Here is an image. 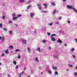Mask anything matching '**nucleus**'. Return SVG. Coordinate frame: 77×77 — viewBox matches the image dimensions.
<instances>
[{"mask_svg":"<svg viewBox=\"0 0 77 77\" xmlns=\"http://www.w3.org/2000/svg\"><path fill=\"white\" fill-rule=\"evenodd\" d=\"M66 8H67L68 9H72V8H73V6L72 5H71V6L67 5L66 6Z\"/></svg>","mask_w":77,"mask_h":77,"instance_id":"f257e3e1","label":"nucleus"},{"mask_svg":"<svg viewBox=\"0 0 77 77\" xmlns=\"http://www.w3.org/2000/svg\"><path fill=\"white\" fill-rule=\"evenodd\" d=\"M30 16V17H31V18H33V16L35 15H34V14L32 13H31L29 14Z\"/></svg>","mask_w":77,"mask_h":77,"instance_id":"f03ea898","label":"nucleus"},{"mask_svg":"<svg viewBox=\"0 0 77 77\" xmlns=\"http://www.w3.org/2000/svg\"><path fill=\"white\" fill-rule=\"evenodd\" d=\"M57 42H58V43H62V41L60 39H58V40L57 41Z\"/></svg>","mask_w":77,"mask_h":77,"instance_id":"7ed1b4c3","label":"nucleus"},{"mask_svg":"<svg viewBox=\"0 0 77 77\" xmlns=\"http://www.w3.org/2000/svg\"><path fill=\"white\" fill-rule=\"evenodd\" d=\"M51 41L54 42L56 41V38L54 37H52L51 38Z\"/></svg>","mask_w":77,"mask_h":77,"instance_id":"20e7f679","label":"nucleus"},{"mask_svg":"<svg viewBox=\"0 0 77 77\" xmlns=\"http://www.w3.org/2000/svg\"><path fill=\"white\" fill-rule=\"evenodd\" d=\"M52 68L53 69H56L57 67H54V66H52Z\"/></svg>","mask_w":77,"mask_h":77,"instance_id":"39448f33","label":"nucleus"},{"mask_svg":"<svg viewBox=\"0 0 77 77\" xmlns=\"http://www.w3.org/2000/svg\"><path fill=\"white\" fill-rule=\"evenodd\" d=\"M5 52L6 54H8L9 53V51L8 50H6L5 51Z\"/></svg>","mask_w":77,"mask_h":77,"instance_id":"423d86ee","label":"nucleus"},{"mask_svg":"<svg viewBox=\"0 0 77 77\" xmlns=\"http://www.w3.org/2000/svg\"><path fill=\"white\" fill-rule=\"evenodd\" d=\"M51 5H52L53 6H54L56 5V3L54 2H52L51 3Z\"/></svg>","mask_w":77,"mask_h":77,"instance_id":"0eeeda50","label":"nucleus"},{"mask_svg":"<svg viewBox=\"0 0 77 77\" xmlns=\"http://www.w3.org/2000/svg\"><path fill=\"white\" fill-rule=\"evenodd\" d=\"M43 5L45 6V8H47V4H43Z\"/></svg>","mask_w":77,"mask_h":77,"instance_id":"6e6552de","label":"nucleus"},{"mask_svg":"<svg viewBox=\"0 0 77 77\" xmlns=\"http://www.w3.org/2000/svg\"><path fill=\"white\" fill-rule=\"evenodd\" d=\"M8 32L10 35H11V34L12 33L13 31H9Z\"/></svg>","mask_w":77,"mask_h":77,"instance_id":"1a4fd4ad","label":"nucleus"},{"mask_svg":"<svg viewBox=\"0 0 77 77\" xmlns=\"http://www.w3.org/2000/svg\"><path fill=\"white\" fill-rule=\"evenodd\" d=\"M56 10H54V11L52 13L53 15H54V14H56Z\"/></svg>","mask_w":77,"mask_h":77,"instance_id":"9d476101","label":"nucleus"},{"mask_svg":"<svg viewBox=\"0 0 77 77\" xmlns=\"http://www.w3.org/2000/svg\"><path fill=\"white\" fill-rule=\"evenodd\" d=\"M24 2V0H19L20 3H23Z\"/></svg>","mask_w":77,"mask_h":77,"instance_id":"9b49d317","label":"nucleus"},{"mask_svg":"<svg viewBox=\"0 0 77 77\" xmlns=\"http://www.w3.org/2000/svg\"><path fill=\"white\" fill-rule=\"evenodd\" d=\"M17 19H18V17H13L12 19V20H16Z\"/></svg>","mask_w":77,"mask_h":77,"instance_id":"f8f14e48","label":"nucleus"},{"mask_svg":"<svg viewBox=\"0 0 77 77\" xmlns=\"http://www.w3.org/2000/svg\"><path fill=\"white\" fill-rule=\"evenodd\" d=\"M73 9L74 11L75 12H76V13H77V10L76 9H75V8H74L73 7Z\"/></svg>","mask_w":77,"mask_h":77,"instance_id":"ddd939ff","label":"nucleus"},{"mask_svg":"<svg viewBox=\"0 0 77 77\" xmlns=\"http://www.w3.org/2000/svg\"><path fill=\"white\" fill-rule=\"evenodd\" d=\"M22 42H23V43H25V42H26V40H25V39H23L22 40Z\"/></svg>","mask_w":77,"mask_h":77,"instance_id":"4468645a","label":"nucleus"},{"mask_svg":"<svg viewBox=\"0 0 77 77\" xmlns=\"http://www.w3.org/2000/svg\"><path fill=\"white\" fill-rule=\"evenodd\" d=\"M27 50L28 51L29 53H30V49H29V48H27Z\"/></svg>","mask_w":77,"mask_h":77,"instance_id":"2eb2a0df","label":"nucleus"},{"mask_svg":"<svg viewBox=\"0 0 77 77\" xmlns=\"http://www.w3.org/2000/svg\"><path fill=\"white\" fill-rule=\"evenodd\" d=\"M37 51L39 52H41V50H40V48H37Z\"/></svg>","mask_w":77,"mask_h":77,"instance_id":"dca6fc26","label":"nucleus"},{"mask_svg":"<svg viewBox=\"0 0 77 77\" xmlns=\"http://www.w3.org/2000/svg\"><path fill=\"white\" fill-rule=\"evenodd\" d=\"M9 48H14V46L12 45H11L9 46Z\"/></svg>","mask_w":77,"mask_h":77,"instance_id":"f3484780","label":"nucleus"},{"mask_svg":"<svg viewBox=\"0 0 77 77\" xmlns=\"http://www.w3.org/2000/svg\"><path fill=\"white\" fill-rule=\"evenodd\" d=\"M18 56L17 57L18 59H21V56L19 54H18Z\"/></svg>","mask_w":77,"mask_h":77,"instance_id":"a211bd4d","label":"nucleus"},{"mask_svg":"<svg viewBox=\"0 0 77 77\" xmlns=\"http://www.w3.org/2000/svg\"><path fill=\"white\" fill-rule=\"evenodd\" d=\"M13 63L14 65H16L17 64V62H16V61H14L13 62Z\"/></svg>","mask_w":77,"mask_h":77,"instance_id":"6ab92c4d","label":"nucleus"},{"mask_svg":"<svg viewBox=\"0 0 77 77\" xmlns=\"http://www.w3.org/2000/svg\"><path fill=\"white\" fill-rule=\"evenodd\" d=\"M68 66H69L70 67H73V66L72 65H71V64H68Z\"/></svg>","mask_w":77,"mask_h":77,"instance_id":"aec40b11","label":"nucleus"},{"mask_svg":"<svg viewBox=\"0 0 77 77\" xmlns=\"http://www.w3.org/2000/svg\"><path fill=\"white\" fill-rule=\"evenodd\" d=\"M20 51V50L19 49H16L15 50V51L16 52H18V51Z\"/></svg>","mask_w":77,"mask_h":77,"instance_id":"412c9836","label":"nucleus"},{"mask_svg":"<svg viewBox=\"0 0 77 77\" xmlns=\"http://www.w3.org/2000/svg\"><path fill=\"white\" fill-rule=\"evenodd\" d=\"M21 16H22V15H21V14L18 15H17V16L18 17H21Z\"/></svg>","mask_w":77,"mask_h":77,"instance_id":"4be33fe9","label":"nucleus"},{"mask_svg":"<svg viewBox=\"0 0 77 77\" xmlns=\"http://www.w3.org/2000/svg\"><path fill=\"white\" fill-rule=\"evenodd\" d=\"M37 5L38 8L41 6V4H37Z\"/></svg>","mask_w":77,"mask_h":77,"instance_id":"5701e85b","label":"nucleus"},{"mask_svg":"<svg viewBox=\"0 0 77 77\" xmlns=\"http://www.w3.org/2000/svg\"><path fill=\"white\" fill-rule=\"evenodd\" d=\"M3 27V24H2V23H1L0 24V27L2 28Z\"/></svg>","mask_w":77,"mask_h":77,"instance_id":"b1692460","label":"nucleus"},{"mask_svg":"<svg viewBox=\"0 0 77 77\" xmlns=\"http://www.w3.org/2000/svg\"><path fill=\"white\" fill-rule=\"evenodd\" d=\"M54 57H55V58H57V55H54Z\"/></svg>","mask_w":77,"mask_h":77,"instance_id":"393cba45","label":"nucleus"},{"mask_svg":"<svg viewBox=\"0 0 77 77\" xmlns=\"http://www.w3.org/2000/svg\"><path fill=\"white\" fill-rule=\"evenodd\" d=\"M35 59L36 61H38V62L39 61V60L38 59V58L37 57H35Z\"/></svg>","mask_w":77,"mask_h":77,"instance_id":"a878e982","label":"nucleus"},{"mask_svg":"<svg viewBox=\"0 0 77 77\" xmlns=\"http://www.w3.org/2000/svg\"><path fill=\"white\" fill-rule=\"evenodd\" d=\"M43 43H45L46 42V40H43L42 41Z\"/></svg>","mask_w":77,"mask_h":77,"instance_id":"bb28decb","label":"nucleus"},{"mask_svg":"<svg viewBox=\"0 0 77 77\" xmlns=\"http://www.w3.org/2000/svg\"><path fill=\"white\" fill-rule=\"evenodd\" d=\"M30 3V1H28L27 3H25V5H27V4H28V3Z\"/></svg>","mask_w":77,"mask_h":77,"instance_id":"cd10ccee","label":"nucleus"},{"mask_svg":"<svg viewBox=\"0 0 77 77\" xmlns=\"http://www.w3.org/2000/svg\"><path fill=\"white\" fill-rule=\"evenodd\" d=\"M56 36V34H55L51 35V36Z\"/></svg>","mask_w":77,"mask_h":77,"instance_id":"c85d7f7f","label":"nucleus"},{"mask_svg":"<svg viewBox=\"0 0 77 77\" xmlns=\"http://www.w3.org/2000/svg\"><path fill=\"white\" fill-rule=\"evenodd\" d=\"M71 51H74V48H72L71 50Z\"/></svg>","mask_w":77,"mask_h":77,"instance_id":"c756f323","label":"nucleus"},{"mask_svg":"<svg viewBox=\"0 0 77 77\" xmlns=\"http://www.w3.org/2000/svg\"><path fill=\"white\" fill-rule=\"evenodd\" d=\"M55 74H57V75H58V72H57L56 71L55 72Z\"/></svg>","mask_w":77,"mask_h":77,"instance_id":"7c9ffc66","label":"nucleus"},{"mask_svg":"<svg viewBox=\"0 0 77 77\" xmlns=\"http://www.w3.org/2000/svg\"><path fill=\"white\" fill-rule=\"evenodd\" d=\"M74 75H75V76L77 75V72H75V73H74Z\"/></svg>","mask_w":77,"mask_h":77,"instance_id":"2f4dec72","label":"nucleus"},{"mask_svg":"<svg viewBox=\"0 0 77 77\" xmlns=\"http://www.w3.org/2000/svg\"><path fill=\"white\" fill-rule=\"evenodd\" d=\"M49 25L51 26H52L53 25V23H50L49 24Z\"/></svg>","mask_w":77,"mask_h":77,"instance_id":"473e14b6","label":"nucleus"},{"mask_svg":"<svg viewBox=\"0 0 77 77\" xmlns=\"http://www.w3.org/2000/svg\"><path fill=\"white\" fill-rule=\"evenodd\" d=\"M32 7V5H29L27 8V9H29V8H31Z\"/></svg>","mask_w":77,"mask_h":77,"instance_id":"72a5a7b5","label":"nucleus"},{"mask_svg":"<svg viewBox=\"0 0 77 77\" xmlns=\"http://www.w3.org/2000/svg\"><path fill=\"white\" fill-rule=\"evenodd\" d=\"M49 73H50V74H51L52 73V72H51V70H49Z\"/></svg>","mask_w":77,"mask_h":77,"instance_id":"f704fd0d","label":"nucleus"},{"mask_svg":"<svg viewBox=\"0 0 77 77\" xmlns=\"http://www.w3.org/2000/svg\"><path fill=\"white\" fill-rule=\"evenodd\" d=\"M23 73H24V71H23V72H21L19 75H22V74H23Z\"/></svg>","mask_w":77,"mask_h":77,"instance_id":"c9c22d12","label":"nucleus"},{"mask_svg":"<svg viewBox=\"0 0 77 77\" xmlns=\"http://www.w3.org/2000/svg\"><path fill=\"white\" fill-rule=\"evenodd\" d=\"M62 19V17L60 16V17L59 18V19L60 20H61V19Z\"/></svg>","mask_w":77,"mask_h":77,"instance_id":"e433bc0d","label":"nucleus"},{"mask_svg":"<svg viewBox=\"0 0 77 77\" xmlns=\"http://www.w3.org/2000/svg\"><path fill=\"white\" fill-rule=\"evenodd\" d=\"M2 18L3 19H4V20H5V16L3 15L2 16Z\"/></svg>","mask_w":77,"mask_h":77,"instance_id":"4c0bfd02","label":"nucleus"},{"mask_svg":"<svg viewBox=\"0 0 77 77\" xmlns=\"http://www.w3.org/2000/svg\"><path fill=\"white\" fill-rule=\"evenodd\" d=\"M47 34H48V35H51V33H50V32H48Z\"/></svg>","mask_w":77,"mask_h":77,"instance_id":"58836bf2","label":"nucleus"},{"mask_svg":"<svg viewBox=\"0 0 77 77\" xmlns=\"http://www.w3.org/2000/svg\"><path fill=\"white\" fill-rule=\"evenodd\" d=\"M72 57L75 59V56L74 55H72Z\"/></svg>","mask_w":77,"mask_h":77,"instance_id":"ea45409f","label":"nucleus"},{"mask_svg":"<svg viewBox=\"0 0 77 77\" xmlns=\"http://www.w3.org/2000/svg\"><path fill=\"white\" fill-rule=\"evenodd\" d=\"M67 22L69 24L70 23V21H67Z\"/></svg>","mask_w":77,"mask_h":77,"instance_id":"a19ab883","label":"nucleus"},{"mask_svg":"<svg viewBox=\"0 0 77 77\" xmlns=\"http://www.w3.org/2000/svg\"><path fill=\"white\" fill-rule=\"evenodd\" d=\"M2 56H5V53H3L2 54Z\"/></svg>","mask_w":77,"mask_h":77,"instance_id":"79ce46f5","label":"nucleus"},{"mask_svg":"<svg viewBox=\"0 0 77 77\" xmlns=\"http://www.w3.org/2000/svg\"><path fill=\"white\" fill-rule=\"evenodd\" d=\"M13 15H14V17H15V16H16V15H15V13H14V14H13Z\"/></svg>","mask_w":77,"mask_h":77,"instance_id":"37998d69","label":"nucleus"},{"mask_svg":"<svg viewBox=\"0 0 77 77\" xmlns=\"http://www.w3.org/2000/svg\"><path fill=\"white\" fill-rule=\"evenodd\" d=\"M9 23H12V21H9Z\"/></svg>","mask_w":77,"mask_h":77,"instance_id":"c03bdc74","label":"nucleus"},{"mask_svg":"<svg viewBox=\"0 0 77 77\" xmlns=\"http://www.w3.org/2000/svg\"><path fill=\"white\" fill-rule=\"evenodd\" d=\"M43 12H44V13H47V11H43Z\"/></svg>","mask_w":77,"mask_h":77,"instance_id":"a18cd8bd","label":"nucleus"},{"mask_svg":"<svg viewBox=\"0 0 77 77\" xmlns=\"http://www.w3.org/2000/svg\"><path fill=\"white\" fill-rule=\"evenodd\" d=\"M4 30H5V31H6V30H7V29L6 28H4Z\"/></svg>","mask_w":77,"mask_h":77,"instance_id":"49530a36","label":"nucleus"},{"mask_svg":"<svg viewBox=\"0 0 77 77\" xmlns=\"http://www.w3.org/2000/svg\"><path fill=\"white\" fill-rule=\"evenodd\" d=\"M49 49L50 50H51V48L50 47H49Z\"/></svg>","mask_w":77,"mask_h":77,"instance_id":"de8ad7c7","label":"nucleus"},{"mask_svg":"<svg viewBox=\"0 0 77 77\" xmlns=\"http://www.w3.org/2000/svg\"><path fill=\"white\" fill-rule=\"evenodd\" d=\"M18 68V65H17L16 67V68Z\"/></svg>","mask_w":77,"mask_h":77,"instance_id":"09e8293b","label":"nucleus"},{"mask_svg":"<svg viewBox=\"0 0 77 77\" xmlns=\"http://www.w3.org/2000/svg\"><path fill=\"white\" fill-rule=\"evenodd\" d=\"M8 77H10V75H9V74H8Z\"/></svg>","mask_w":77,"mask_h":77,"instance_id":"8fccbe9b","label":"nucleus"},{"mask_svg":"<svg viewBox=\"0 0 77 77\" xmlns=\"http://www.w3.org/2000/svg\"><path fill=\"white\" fill-rule=\"evenodd\" d=\"M63 2H65L66 1V0H63Z\"/></svg>","mask_w":77,"mask_h":77,"instance_id":"3c124183","label":"nucleus"},{"mask_svg":"<svg viewBox=\"0 0 77 77\" xmlns=\"http://www.w3.org/2000/svg\"><path fill=\"white\" fill-rule=\"evenodd\" d=\"M75 41L76 42H77V39L76 38L75 39Z\"/></svg>","mask_w":77,"mask_h":77,"instance_id":"603ef678","label":"nucleus"},{"mask_svg":"<svg viewBox=\"0 0 77 77\" xmlns=\"http://www.w3.org/2000/svg\"><path fill=\"white\" fill-rule=\"evenodd\" d=\"M64 45L65 46V47H66V46H67V45L66 44H65Z\"/></svg>","mask_w":77,"mask_h":77,"instance_id":"864d4df0","label":"nucleus"},{"mask_svg":"<svg viewBox=\"0 0 77 77\" xmlns=\"http://www.w3.org/2000/svg\"><path fill=\"white\" fill-rule=\"evenodd\" d=\"M38 9H41V8L40 7H38Z\"/></svg>","mask_w":77,"mask_h":77,"instance_id":"5fc2aeb1","label":"nucleus"},{"mask_svg":"<svg viewBox=\"0 0 77 77\" xmlns=\"http://www.w3.org/2000/svg\"><path fill=\"white\" fill-rule=\"evenodd\" d=\"M39 69H41V67H39Z\"/></svg>","mask_w":77,"mask_h":77,"instance_id":"6e6d98bb","label":"nucleus"},{"mask_svg":"<svg viewBox=\"0 0 77 77\" xmlns=\"http://www.w3.org/2000/svg\"><path fill=\"white\" fill-rule=\"evenodd\" d=\"M5 39V38L4 37H2V39Z\"/></svg>","mask_w":77,"mask_h":77,"instance_id":"4d7b16f0","label":"nucleus"},{"mask_svg":"<svg viewBox=\"0 0 77 77\" xmlns=\"http://www.w3.org/2000/svg\"><path fill=\"white\" fill-rule=\"evenodd\" d=\"M55 24H58V22H55Z\"/></svg>","mask_w":77,"mask_h":77,"instance_id":"13d9d810","label":"nucleus"},{"mask_svg":"<svg viewBox=\"0 0 77 77\" xmlns=\"http://www.w3.org/2000/svg\"><path fill=\"white\" fill-rule=\"evenodd\" d=\"M2 39V36H0V40Z\"/></svg>","mask_w":77,"mask_h":77,"instance_id":"bf43d9fd","label":"nucleus"},{"mask_svg":"<svg viewBox=\"0 0 77 77\" xmlns=\"http://www.w3.org/2000/svg\"><path fill=\"white\" fill-rule=\"evenodd\" d=\"M31 73L32 74V73H33V71H31Z\"/></svg>","mask_w":77,"mask_h":77,"instance_id":"052dcab7","label":"nucleus"},{"mask_svg":"<svg viewBox=\"0 0 77 77\" xmlns=\"http://www.w3.org/2000/svg\"><path fill=\"white\" fill-rule=\"evenodd\" d=\"M66 71H69V69H67L66 70Z\"/></svg>","mask_w":77,"mask_h":77,"instance_id":"680f3d73","label":"nucleus"},{"mask_svg":"<svg viewBox=\"0 0 77 77\" xmlns=\"http://www.w3.org/2000/svg\"><path fill=\"white\" fill-rule=\"evenodd\" d=\"M59 32H60V33H61V32H62V31H59Z\"/></svg>","mask_w":77,"mask_h":77,"instance_id":"e2e57ef3","label":"nucleus"},{"mask_svg":"<svg viewBox=\"0 0 77 77\" xmlns=\"http://www.w3.org/2000/svg\"><path fill=\"white\" fill-rule=\"evenodd\" d=\"M19 77H21V76L20 75H19Z\"/></svg>","mask_w":77,"mask_h":77,"instance_id":"0e129e2a","label":"nucleus"},{"mask_svg":"<svg viewBox=\"0 0 77 77\" xmlns=\"http://www.w3.org/2000/svg\"><path fill=\"white\" fill-rule=\"evenodd\" d=\"M76 69H77V66H76Z\"/></svg>","mask_w":77,"mask_h":77,"instance_id":"69168bd1","label":"nucleus"},{"mask_svg":"<svg viewBox=\"0 0 77 77\" xmlns=\"http://www.w3.org/2000/svg\"><path fill=\"white\" fill-rule=\"evenodd\" d=\"M2 65V63H0V66Z\"/></svg>","mask_w":77,"mask_h":77,"instance_id":"338daca9","label":"nucleus"},{"mask_svg":"<svg viewBox=\"0 0 77 77\" xmlns=\"http://www.w3.org/2000/svg\"><path fill=\"white\" fill-rule=\"evenodd\" d=\"M26 69V67H25L24 68V69Z\"/></svg>","mask_w":77,"mask_h":77,"instance_id":"774afa93","label":"nucleus"}]
</instances>
